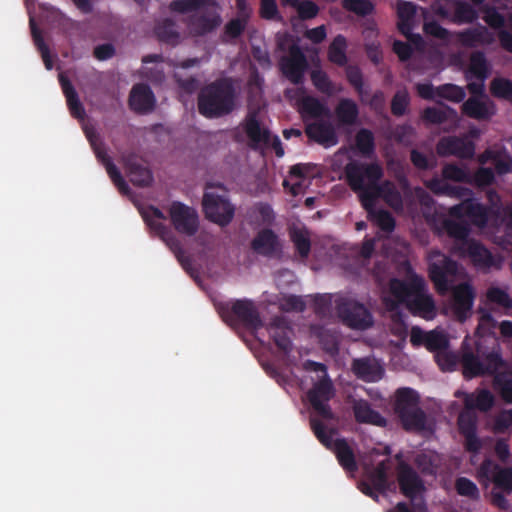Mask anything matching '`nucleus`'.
Wrapping results in <instances>:
<instances>
[{
	"label": "nucleus",
	"mask_w": 512,
	"mask_h": 512,
	"mask_svg": "<svg viewBox=\"0 0 512 512\" xmlns=\"http://www.w3.org/2000/svg\"><path fill=\"white\" fill-rule=\"evenodd\" d=\"M305 369L310 374L311 380H317L313 389L309 392V401L316 413L311 419V425L317 438L328 448L332 449L341 464V466L349 471L356 470V462L353 452L347 442L337 437L334 430L327 429L317 417L324 420L332 418V412L327 402L333 397L334 391L331 382L326 377V370L322 364L315 362H308L305 364Z\"/></svg>",
	"instance_id": "f257e3e1"
},
{
	"label": "nucleus",
	"mask_w": 512,
	"mask_h": 512,
	"mask_svg": "<svg viewBox=\"0 0 512 512\" xmlns=\"http://www.w3.org/2000/svg\"><path fill=\"white\" fill-rule=\"evenodd\" d=\"M381 176L382 170L377 164L370 166L350 164L347 167L349 184L353 190L359 193L361 202L371 219L382 230L391 231L394 227V220L388 212L375 210L373 208L374 202L381 197L393 209L400 210L403 207V200L401 193L390 182H385L382 186L377 185Z\"/></svg>",
	"instance_id": "f03ea898"
},
{
	"label": "nucleus",
	"mask_w": 512,
	"mask_h": 512,
	"mask_svg": "<svg viewBox=\"0 0 512 512\" xmlns=\"http://www.w3.org/2000/svg\"><path fill=\"white\" fill-rule=\"evenodd\" d=\"M383 301L390 310L398 304H405L413 314L425 319L435 316V304L427 291L425 281L412 272H409L406 282L392 280L383 291Z\"/></svg>",
	"instance_id": "7ed1b4c3"
},
{
	"label": "nucleus",
	"mask_w": 512,
	"mask_h": 512,
	"mask_svg": "<svg viewBox=\"0 0 512 512\" xmlns=\"http://www.w3.org/2000/svg\"><path fill=\"white\" fill-rule=\"evenodd\" d=\"M487 64L482 54L471 56L467 72L468 87L473 97L463 105L464 112L476 119H486L495 113L494 105L486 97L478 96L484 88V80L487 76Z\"/></svg>",
	"instance_id": "20e7f679"
},
{
	"label": "nucleus",
	"mask_w": 512,
	"mask_h": 512,
	"mask_svg": "<svg viewBox=\"0 0 512 512\" xmlns=\"http://www.w3.org/2000/svg\"><path fill=\"white\" fill-rule=\"evenodd\" d=\"M456 396H462L465 404V411L460 414L458 420L459 429L465 437L467 450L476 453L480 450L482 443L475 435L476 416L472 410L487 411L492 407L494 397L491 392L485 389L476 390L471 394L458 391Z\"/></svg>",
	"instance_id": "39448f33"
},
{
	"label": "nucleus",
	"mask_w": 512,
	"mask_h": 512,
	"mask_svg": "<svg viewBox=\"0 0 512 512\" xmlns=\"http://www.w3.org/2000/svg\"><path fill=\"white\" fill-rule=\"evenodd\" d=\"M199 111L206 117H220L236 106V94L228 81L206 87L199 98Z\"/></svg>",
	"instance_id": "423d86ee"
},
{
	"label": "nucleus",
	"mask_w": 512,
	"mask_h": 512,
	"mask_svg": "<svg viewBox=\"0 0 512 512\" xmlns=\"http://www.w3.org/2000/svg\"><path fill=\"white\" fill-rule=\"evenodd\" d=\"M261 106V95L259 91V87L257 86V91L255 92L253 99L250 100L249 103V112L243 128L246 132V135L250 141V143L261 150L273 149L278 157H282L284 155V150L281 146L280 139L277 136H272L270 132L261 126L258 118H257V110L260 109Z\"/></svg>",
	"instance_id": "0eeeda50"
},
{
	"label": "nucleus",
	"mask_w": 512,
	"mask_h": 512,
	"mask_svg": "<svg viewBox=\"0 0 512 512\" xmlns=\"http://www.w3.org/2000/svg\"><path fill=\"white\" fill-rule=\"evenodd\" d=\"M202 206L206 219L220 227L229 225L235 215V207L226 189L220 185L207 187Z\"/></svg>",
	"instance_id": "6e6552de"
},
{
	"label": "nucleus",
	"mask_w": 512,
	"mask_h": 512,
	"mask_svg": "<svg viewBox=\"0 0 512 512\" xmlns=\"http://www.w3.org/2000/svg\"><path fill=\"white\" fill-rule=\"evenodd\" d=\"M418 400L417 393L409 388L399 389L396 393L395 411L407 430L424 428V414L418 407Z\"/></svg>",
	"instance_id": "1a4fd4ad"
},
{
	"label": "nucleus",
	"mask_w": 512,
	"mask_h": 512,
	"mask_svg": "<svg viewBox=\"0 0 512 512\" xmlns=\"http://www.w3.org/2000/svg\"><path fill=\"white\" fill-rule=\"evenodd\" d=\"M398 481L402 493L413 502V511H410L405 503H399L389 512H426V507L421 501L424 486L414 471L401 464L399 467Z\"/></svg>",
	"instance_id": "9d476101"
},
{
	"label": "nucleus",
	"mask_w": 512,
	"mask_h": 512,
	"mask_svg": "<svg viewBox=\"0 0 512 512\" xmlns=\"http://www.w3.org/2000/svg\"><path fill=\"white\" fill-rule=\"evenodd\" d=\"M463 270L444 254L434 251L429 255V275L438 292L444 293L452 282V276H461Z\"/></svg>",
	"instance_id": "9b49d317"
},
{
	"label": "nucleus",
	"mask_w": 512,
	"mask_h": 512,
	"mask_svg": "<svg viewBox=\"0 0 512 512\" xmlns=\"http://www.w3.org/2000/svg\"><path fill=\"white\" fill-rule=\"evenodd\" d=\"M140 213L146 224L151 229V231L158 235L166 243V245L178 258L182 266L186 268L187 264L183 257L181 256L180 249L177 243L174 241L172 234L170 233L167 227V218L165 217L163 212L160 211L158 208L149 206L142 208L140 210Z\"/></svg>",
	"instance_id": "f8f14e48"
},
{
	"label": "nucleus",
	"mask_w": 512,
	"mask_h": 512,
	"mask_svg": "<svg viewBox=\"0 0 512 512\" xmlns=\"http://www.w3.org/2000/svg\"><path fill=\"white\" fill-rule=\"evenodd\" d=\"M278 43L282 50H289L288 55L282 58V71L294 84H298L306 68L304 56L286 34L278 36Z\"/></svg>",
	"instance_id": "ddd939ff"
},
{
	"label": "nucleus",
	"mask_w": 512,
	"mask_h": 512,
	"mask_svg": "<svg viewBox=\"0 0 512 512\" xmlns=\"http://www.w3.org/2000/svg\"><path fill=\"white\" fill-rule=\"evenodd\" d=\"M475 293L467 282L454 286L452 297L444 307V313L452 315L460 321L466 320L471 315Z\"/></svg>",
	"instance_id": "4468645a"
},
{
	"label": "nucleus",
	"mask_w": 512,
	"mask_h": 512,
	"mask_svg": "<svg viewBox=\"0 0 512 512\" xmlns=\"http://www.w3.org/2000/svg\"><path fill=\"white\" fill-rule=\"evenodd\" d=\"M319 175V169L312 164H296L291 167L283 185L294 196L303 193L311 184V180Z\"/></svg>",
	"instance_id": "2eb2a0df"
},
{
	"label": "nucleus",
	"mask_w": 512,
	"mask_h": 512,
	"mask_svg": "<svg viewBox=\"0 0 512 512\" xmlns=\"http://www.w3.org/2000/svg\"><path fill=\"white\" fill-rule=\"evenodd\" d=\"M286 96L299 108V111L305 119H317L326 115L328 112L316 99L307 96L301 86L297 85L287 89Z\"/></svg>",
	"instance_id": "dca6fc26"
},
{
	"label": "nucleus",
	"mask_w": 512,
	"mask_h": 512,
	"mask_svg": "<svg viewBox=\"0 0 512 512\" xmlns=\"http://www.w3.org/2000/svg\"><path fill=\"white\" fill-rule=\"evenodd\" d=\"M168 212L171 222L177 231L187 235H192L196 232L199 221L198 214L193 208L175 202L169 206Z\"/></svg>",
	"instance_id": "f3484780"
},
{
	"label": "nucleus",
	"mask_w": 512,
	"mask_h": 512,
	"mask_svg": "<svg viewBox=\"0 0 512 512\" xmlns=\"http://www.w3.org/2000/svg\"><path fill=\"white\" fill-rule=\"evenodd\" d=\"M484 361L485 363L479 362L471 353L465 352L462 358L465 377L472 378L484 373H495L504 365L498 352L488 355Z\"/></svg>",
	"instance_id": "a211bd4d"
},
{
	"label": "nucleus",
	"mask_w": 512,
	"mask_h": 512,
	"mask_svg": "<svg viewBox=\"0 0 512 512\" xmlns=\"http://www.w3.org/2000/svg\"><path fill=\"white\" fill-rule=\"evenodd\" d=\"M480 482L488 486L495 483L497 487L512 491V469H500L490 460H486L477 472Z\"/></svg>",
	"instance_id": "6ab92c4d"
},
{
	"label": "nucleus",
	"mask_w": 512,
	"mask_h": 512,
	"mask_svg": "<svg viewBox=\"0 0 512 512\" xmlns=\"http://www.w3.org/2000/svg\"><path fill=\"white\" fill-rule=\"evenodd\" d=\"M443 176L446 180H452L457 182H474L478 186H485L490 184L494 175L490 168H480L474 176L461 167L456 165H447L443 169Z\"/></svg>",
	"instance_id": "aec40b11"
},
{
	"label": "nucleus",
	"mask_w": 512,
	"mask_h": 512,
	"mask_svg": "<svg viewBox=\"0 0 512 512\" xmlns=\"http://www.w3.org/2000/svg\"><path fill=\"white\" fill-rule=\"evenodd\" d=\"M339 314L343 321L354 329H366L372 325L369 312L356 302H348L339 307Z\"/></svg>",
	"instance_id": "412c9836"
},
{
	"label": "nucleus",
	"mask_w": 512,
	"mask_h": 512,
	"mask_svg": "<svg viewBox=\"0 0 512 512\" xmlns=\"http://www.w3.org/2000/svg\"><path fill=\"white\" fill-rule=\"evenodd\" d=\"M437 12L454 22H470L476 17L475 11L466 3L445 0L437 7Z\"/></svg>",
	"instance_id": "4be33fe9"
},
{
	"label": "nucleus",
	"mask_w": 512,
	"mask_h": 512,
	"mask_svg": "<svg viewBox=\"0 0 512 512\" xmlns=\"http://www.w3.org/2000/svg\"><path fill=\"white\" fill-rule=\"evenodd\" d=\"M437 151L440 155H456L461 158L471 157L474 153V146L471 142L464 139L448 137L442 139Z\"/></svg>",
	"instance_id": "5701e85b"
},
{
	"label": "nucleus",
	"mask_w": 512,
	"mask_h": 512,
	"mask_svg": "<svg viewBox=\"0 0 512 512\" xmlns=\"http://www.w3.org/2000/svg\"><path fill=\"white\" fill-rule=\"evenodd\" d=\"M85 133L87 138L89 139L97 157L104 163L106 166L107 173L109 174L110 178L113 180L115 185L118 187L120 192L127 193L128 192V186L121 178L120 174L116 170L113 164H111L106 158L101 150L99 144H98V138L95 135L94 131L92 129H89L85 127Z\"/></svg>",
	"instance_id": "b1692460"
},
{
	"label": "nucleus",
	"mask_w": 512,
	"mask_h": 512,
	"mask_svg": "<svg viewBox=\"0 0 512 512\" xmlns=\"http://www.w3.org/2000/svg\"><path fill=\"white\" fill-rule=\"evenodd\" d=\"M308 136L325 147H331L337 143V138L332 126L328 123L315 121L307 125Z\"/></svg>",
	"instance_id": "393cba45"
},
{
	"label": "nucleus",
	"mask_w": 512,
	"mask_h": 512,
	"mask_svg": "<svg viewBox=\"0 0 512 512\" xmlns=\"http://www.w3.org/2000/svg\"><path fill=\"white\" fill-rule=\"evenodd\" d=\"M479 162L482 165H494L499 174L507 173L512 169V160L506 151L500 148H491L483 153Z\"/></svg>",
	"instance_id": "a878e982"
},
{
	"label": "nucleus",
	"mask_w": 512,
	"mask_h": 512,
	"mask_svg": "<svg viewBox=\"0 0 512 512\" xmlns=\"http://www.w3.org/2000/svg\"><path fill=\"white\" fill-rule=\"evenodd\" d=\"M398 15V28L407 38L414 41L420 40L419 36H413L411 33L412 21L415 16V6L410 2L398 1L396 5Z\"/></svg>",
	"instance_id": "bb28decb"
},
{
	"label": "nucleus",
	"mask_w": 512,
	"mask_h": 512,
	"mask_svg": "<svg viewBox=\"0 0 512 512\" xmlns=\"http://www.w3.org/2000/svg\"><path fill=\"white\" fill-rule=\"evenodd\" d=\"M125 167L130 180L140 186L149 185L152 182L151 172L143 166L140 159L130 156L125 161Z\"/></svg>",
	"instance_id": "cd10ccee"
},
{
	"label": "nucleus",
	"mask_w": 512,
	"mask_h": 512,
	"mask_svg": "<svg viewBox=\"0 0 512 512\" xmlns=\"http://www.w3.org/2000/svg\"><path fill=\"white\" fill-rule=\"evenodd\" d=\"M355 374L365 381H377L382 378L383 369L379 362L371 359H358L354 361Z\"/></svg>",
	"instance_id": "c85d7f7f"
},
{
	"label": "nucleus",
	"mask_w": 512,
	"mask_h": 512,
	"mask_svg": "<svg viewBox=\"0 0 512 512\" xmlns=\"http://www.w3.org/2000/svg\"><path fill=\"white\" fill-rule=\"evenodd\" d=\"M154 96L149 87L144 85L135 86L130 95V106L135 111L146 112L153 108Z\"/></svg>",
	"instance_id": "c756f323"
},
{
	"label": "nucleus",
	"mask_w": 512,
	"mask_h": 512,
	"mask_svg": "<svg viewBox=\"0 0 512 512\" xmlns=\"http://www.w3.org/2000/svg\"><path fill=\"white\" fill-rule=\"evenodd\" d=\"M354 412L356 419L360 422L377 426L385 425V419L379 413L373 411L364 401L355 404Z\"/></svg>",
	"instance_id": "7c9ffc66"
},
{
	"label": "nucleus",
	"mask_w": 512,
	"mask_h": 512,
	"mask_svg": "<svg viewBox=\"0 0 512 512\" xmlns=\"http://www.w3.org/2000/svg\"><path fill=\"white\" fill-rule=\"evenodd\" d=\"M278 246L277 237L270 230L261 231L253 241V248L261 254H269Z\"/></svg>",
	"instance_id": "2f4dec72"
},
{
	"label": "nucleus",
	"mask_w": 512,
	"mask_h": 512,
	"mask_svg": "<svg viewBox=\"0 0 512 512\" xmlns=\"http://www.w3.org/2000/svg\"><path fill=\"white\" fill-rule=\"evenodd\" d=\"M26 3H27V9H28V13H29V16H30V26H31V30H32V35H33V38H34V41L36 43V45L38 46L40 52H41V55H42V59L44 61V64H45V67L50 70L52 69L53 67V61L49 55V52H48V49L47 47L44 45L42 39L40 38V35L36 29V26H35V16H34V12L32 10V4L30 3V0H26Z\"/></svg>",
	"instance_id": "473e14b6"
},
{
	"label": "nucleus",
	"mask_w": 512,
	"mask_h": 512,
	"mask_svg": "<svg viewBox=\"0 0 512 512\" xmlns=\"http://www.w3.org/2000/svg\"><path fill=\"white\" fill-rule=\"evenodd\" d=\"M363 465L369 483L377 490H383L386 487V467L384 460L377 462V468L375 470H372L367 463Z\"/></svg>",
	"instance_id": "72a5a7b5"
},
{
	"label": "nucleus",
	"mask_w": 512,
	"mask_h": 512,
	"mask_svg": "<svg viewBox=\"0 0 512 512\" xmlns=\"http://www.w3.org/2000/svg\"><path fill=\"white\" fill-rule=\"evenodd\" d=\"M59 79L62 89L66 95L67 103L69 105L71 113L77 118H83L84 109L81 103L78 101L73 88L62 74L60 75Z\"/></svg>",
	"instance_id": "f704fd0d"
},
{
	"label": "nucleus",
	"mask_w": 512,
	"mask_h": 512,
	"mask_svg": "<svg viewBox=\"0 0 512 512\" xmlns=\"http://www.w3.org/2000/svg\"><path fill=\"white\" fill-rule=\"evenodd\" d=\"M291 238L301 256H307L310 251V239L307 230L294 225L291 229Z\"/></svg>",
	"instance_id": "c9c22d12"
},
{
	"label": "nucleus",
	"mask_w": 512,
	"mask_h": 512,
	"mask_svg": "<svg viewBox=\"0 0 512 512\" xmlns=\"http://www.w3.org/2000/svg\"><path fill=\"white\" fill-rule=\"evenodd\" d=\"M461 41L466 45L489 44L493 41V37L484 29L479 28L468 31L461 35Z\"/></svg>",
	"instance_id": "e433bc0d"
},
{
	"label": "nucleus",
	"mask_w": 512,
	"mask_h": 512,
	"mask_svg": "<svg viewBox=\"0 0 512 512\" xmlns=\"http://www.w3.org/2000/svg\"><path fill=\"white\" fill-rule=\"evenodd\" d=\"M358 114L356 104L350 100H343L337 108L338 119L345 124L354 122Z\"/></svg>",
	"instance_id": "4c0bfd02"
},
{
	"label": "nucleus",
	"mask_w": 512,
	"mask_h": 512,
	"mask_svg": "<svg viewBox=\"0 0 512 512\" xmlns=\"http://www.w3.org/2000/svg\"><path fill=\"white\" fill-rule=\"evenodd\" d=\"M346 41L342 36H337L330 45L329 59L336 64H344L346 61L345 55Z\"/></svg>",
	"instance_id": "58836bf2"
},
{
	"label": "nucleus",
	"mask_w": 512,
	"mask_h": 512,
	"mask_svg": "<svg viewBox=\"0 0 512 512\" xmlns=\"http://www.w3.org/2000/svg\"><path fill=\"white\" fill-rule=\"evenodd\" d=\"M455 489L460 496L467 497L469 499H478L479 490L474 482L471 480L460 477L456 480Z\"/></svg>",
	"instance_id": "ea45409f"
},
{
	"label": "nucleus",
	"mask_w": 512,
	"mask_h": 512,
	"mask_svg": "<svg viewBox=\"0 0 512 512\" xmlns=\"http://www.w3.org/2000/svg\"><path fill=\"white\" fill-rule=\"evenodd\" d=\"M448 339L445 333L441 330H433L428 332L426 347L431 351H441L447 348Z\"/></svg>",
	"instance_id": "a19ab883"
},
{
	"label": "nucleus",
	"mask_w": 512,
	"mask_h": 512,
	"mask_svg": "<svg viewBox=\"0 0 512 512\" xmlns=\"http://www.w3.org/2000/svg\"><path fill=\"white\" fill-rule=\"evenodd\" d=\"M441 462V457L434 452H427L417 457L418 466L428 473H434Z\"/></svg>",
	"instance_id": "79ce46f5"
},
{
	"label": "nucleus",
	"mask_w": 512,
	"mask_h": 512,
	"mask_svg": "<svg viewBox=\"0 0 512 512\" xmlns=\"http://www.w3.org/2000/svg\"><path fill=\"white\" fill-rule=\"evenodd\" d=\"M342 5L345 9L361 16L373 11V5L368 0H343Z\"/></svg>",
	"instance_id": "37998d69"
},
{
	"label": "nucleus",
	"mask_w": 512,
	"mask_h": 512,
	"mask_svg": "<svg viewBox=\"0 0 512 512\" xmlns=\"http://www.w3.org/2000/svg\"><path fill=\"white\" fill-rule=\"evenodd\" d=\"M233 310L237 316L245 321H252L255 315V308L249 300H238L233 305Z\"/></svg>",
	"instance_id": "c03bdc74"
},
{
	"label": "nucleus",
	"mask_w": 512,
	"mask_h": 512,
	"mask_svg": "<svg viewBox=\"0 0 512 512\" xmlns=\"http://www.w3.org/2000/svg\"><path fill=\"white\" fill-rule=\"evenodd\" d=\"M487 299L494 304L501 307H509L511 305V299L507 294L506 290L499 287H491L487 291Z\"/></svg>",
	"instance_id": "a18cd8bd"
},
{
	"label": "nucleus",
	"mask_w": 512,
	"mask_h": 512,
	"mask_svg": "<svg viewBox=\"0 0 512 512\" xmlns=\"http://www.w3.org/2000/svg\"><path fill=\"white\" fill-rule=\"evenodd\" d=\"M439 99L444 98L451 101H461L464 98V91L456 85L447 84L437 88Z\"/></svg>",
	"instance_id": "49530a36"
},
{
	"label": "nucleus",
	"mask_w": 512,
	"mask_h": 512,
	"mask_svg": "<svg viewBox=\"0 0 512 512\" xmlns=\"http://www.w3.org/2000/svg\"><path fill=\"white\" fill-rule=\"evenodd\" d=\"M312 81L314 85L321 91L332 94L339 89L332 86L329 82L326 74L322 72L321 70H314L311 75Z\"/></svg>",
	"instance_id": "de8ad7c7"
},
{
	"label": "nucleus",
	"mask_w": 512,
	"mask_h": 512,
	"mask_svg": "<svg viewBox=\"0 0 512 512\" xmlns=\"http://www.w3.org/2000/svg\"><path fill=\"white\" fill-rule=\"evenodd\" d=\"M495 382L501 391L502 397L507 402H512V375L506 376L498 374L495 378Z\"/></svg>",
	"instance_id": "09e8293b"
},
{
	"label": "nucleus",
	"mask_w": 512,
	"mask_h": 512,
	"mask_svg": "<svg viewBox=\"0 0 512 512\" xmlns=\"http://www.w3.org/2000/svg\"><path fill=\"white\" fill-rule=\"evenodd\" d=\"M492 93L501 98H510L512 95V84L505 79H495L491 84Z\"/></svg>",
	"instance_id": "8fccbe9b"
},
{
	"label": "nucleus",
	"mask_w": 512,
	"mask_h": 512,
	"mask_svg": "<svg viewBox=\"0 0 512 512\" xmlns=\"http://www.w3.org/2000/svg\"><path fill=\"white\" fill-rule=\"evenodd\" d=\"M435 358L443 371L453 370L456 366V357L449 353L446 348L438 351L435 355Z\"/></svg>",
	"instance_id": "3c124183"
},
{
	"label": "nucleus",
	"mask_w": 512,
	"mask_h": 512,
	"mask_svg": "<svg viewBox=\"0 0 512 512\" xmlns=\"http://www.w3.org/2000/svg\"><path fill=\"white\" fill-rule=\"evenodd\" d=\"M356 142L358 149L364 154L373 150V137L367 130H362L357 134Z\"/></svg>",
	"instance_id": "603ef678"
},
{
	"label": "nucleus",
	"mask_w": 512,
	"mask_h": 512,
	"mask_svg": "<svg viewBox=\"0 0 512 512\" xmlns=\"http://www.w3.org/2000/svg\"><path fill=\"white\" fill-rule=\"evenodd\" d=\"M297 12L302 19L314 18L319 11L318 6L312 1H301L297 6Z\"/></svg>",
	"instance_id": "864d4df0"
},
{
	"label": "nucleus",
	"mask_w": 512,
	"mask_h": 512,
	"mask_svg": "<svg viewBox=\"0 0 512 512\" xmlns=\"http://www.w3.org/2000/svg\"><path fill=\"white\" fill-rule=\"evenodd\" d=\"M450 114L453 113L448 109L428 108L424 111V118L431 123H441Z\"/></svg>",
	"instance_id": "5fc2aeb1"
},
{
	"label": "nucleus",
	"mask_w": 512,
	"mask_h": 512,
	"mask_svg": "<svg viewBox=\"0 0 512 512\" xmlns=\"http://www.w3.org/2000/svg\"><path fill=\"white\" fill-rule=\"evenodd\" d=\"M510 429H512V410L502 412L493 427L495 432H505Z\"/></svg>",
	"instance_id": "6e6d98bb"
},
{
	"label": "nucleus",
	"mask_w": 512,
	"mask_h": 512,
	"mask_svg": "<svg viewBox=\"0 0 512 512\" xmlns=\"http://www.w3.org/2000/svg\"><path fill=\"white\" fill-rule=\"evenodd\" d=\"M271 335L274 337L276 344L283 350H288L290 347V340L288 337L287 329L280 327H272L270 330Z\"/></svg>",
	"instance_id": "4d7b16f0"
},
{
	"label": "nucleus",
	"mask_w": 512,
	"mask_h": 512,
	"mask_svg": "<svg viewBox=\"0 0 512 512\" xmlns=\"http://www.w3.org/2000/svg\"><path fill=\"white\" fill-rule=\"evenodd\" d=\"M495 327V321L489 314H483L479 320L477 335L483 337L492 333L493 328Z\"/></svg>",
	"instance_id": "13d9d810"
},
{
	"label": "nucleus",
	"mask_w": 512,
	"mask_h": 512,
	"mask_svg": "<svg viewBox=\"0 0 512 512\" xmlns=\"http://www.w3.org/2000/svg\"><path fill=\"white\" fill-rule=\"evenodd\" d=\"M408 104V94L405 91L398 92L392 101V111L396 115L404 113Z\"/></svg>",
	"instance_id": "bf43d9fd"
},
{
	"label": "nucleus",
	"mask_w": 512,
	"mask_h": 512,
	"mask_svg": "<svg viewBox=\"0 0 512 512\" xmlns=\"http://www.w3.org/2000/svg\"><path fill=\"white\" fill-rule=\"evenodd\" d=\"M425 32L433 36L435 38H439L441 40H448L449 35L448 32L442 28L440 25H438L436 22H426L424 26Z\"/></svg>",
	"instance_id": "052dcab7"
},
{
	"label": "nucleus",
	"mask_w": 512,
	"mask_h": 512,
	"mask_svg": "<svg viewBox=\"0 0 512 512\" xmlns=\"http://www.w3.org/2000/svg\"><path fill=\"white\" fill-rule=\"evenodd\" d=\"M200 0H180L172 4V8L179 12H191L200 7Z\"/></svg>",
	"instance_id": "680f3d73"
},
{
	"label": "nucleus",
	"mask_w": 512,
	"mask_h": 512,
	"mask_svg": "<svg viewBox=\"0 0 512 512\" xmlns=\"http://www.w3.org/2000/svg\"><path fill=\"white\" fill-rule=\"evenodd\" d=\"M326 28L324 25L306 31L305 36L313 43L322 42L326 38Z\"/></svg>",
	"instance_id": "e2e57ef3"
},
{
	"label": "nucleus",
	"mask_w": 512,
	"mask_h": 512,
	"mask_svg": "<svg viewBox=\"0 0 512 512\" xmlns=\"http://www.w3.org/2000/svg\"><path fill=\"white\" fill-rule=\"evenodd\" d=\"M261 14L267 19L275 17L277 15L275 0H261Z\"/></svg>",
	"instance_id": "0e129e2a"
},
{
	"label": "nucleus",
	"mask_w": 512,
	"mask_h": 512,
	"mask_svg": "<svg viewBox=\"0 0 512 512\" xmlns=\"http://www.w3.org/2000/svg\"><path fill=\"white\" fill-rule=\"evenodd\" d=\"M417 91L419 93V95L423 98H426V99H435V100H438L439 99V95L437 93V89L435 90L430 84L428 83H424V84H419L417 86Z\"/></svg>",
	"instance_id": "69168bd1"
},
{
	"label": "nucleus",
	"mask_w": 512,
	"mask_h": 512,
	"mask_svg": "<svg viewBox=\"0 0 512 512\" xmlns=\"http://www.w3.org/2000/svg\"><path fill=\"white\" fill-rule=\"evenodd\" d=\"M485 21L494 28H499L503 24V18L495 10L488 9L484 16Z\"/></svg>",
	"instance_id": "338daca9"
},
{
	"label": "nucleus",
	"mask_w": 512,
	"mask_h": 512,
	"mask_svg": "<svg viewBox=\"0 0 512 512\" xmlns=\"http://www.w3.org/2000/svg\"><path fill=\"white\" fill-rule=\"evenodd\" d=\"M428 332H424L418 327H413L410 334V341L414 345L424 344L426 346Z\"/></svg>",
	"instance_id": "774afa93"
}]
</instances>
